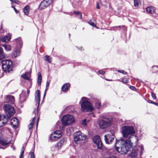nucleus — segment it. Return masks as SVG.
Wrapping results in <instances>:
<instances>
[{"mask_svg":"<svg viewBox=\"0 0 158 158\" xmlns=\"http://www.w3.org/2000/svg\"><path fill=\"white\" fill-rule=\"evenodd\" d=\"M86 138V135L81 133V134L79 138L78 139V143L80 141L85 140Z\"/></svg>","mask_w":158,"mask_h":158,"instance_id":"nucleus-27","label":"nucleus"},{"mask_svg":"<svg viewBox=\"0 0 158 158\" xmlns=\"http://www.w3.org/2000/svg\"><path fill=\"white\" fill-rule=\"evenodd\" d=\"M93 141L97 146L98 148L101 149L102 148V143L101 141L100 137L98 135H96L93 138Z\"/></svg>","mask_w":158,"mask_h":158,"instance_id":"nucleus-9","label":"nucleus"},{"mask_svg":"<svg viewBox=\"0 0 158 158\" xmlns=\"http://www.w3.org/2000/svg\"><path fill=\"white\" fill-rule=\"evenodd\" d=\"M31 158H35V155L34 153L32 152H30Z\"/></svg>","mask_w":158,"mask_h":158,"instance_id":"nucleus-44","label":"nucleus"},{"mask_svg":"<svg viewBox=\"0 0 158 158\" xmlns=\"http://www.w3.org/2000/svg\"><path fill=\"white\" fill-rule=\"evenodd\" d=\"M152 72L155 73L158 72V66H154L152 67Z\"/></svg>","mask_w":158,"mask_h":158,"instance_id":"nucleus-37","label":"nucleus"},{"mask_svg":"<svg viewBox=\"0 0 158 158\" xmlns=\"http://www.w3.org/2000/svg\"><path fill=\"white\" fill-rule=\"evenodd\" d=\"M61 136V131H54L53 134H51L50 139L52 141H53L57 140Z\"/></svg>","mask_w":158,"mask_h":158,"instance_id":"nucleus-10","label":"nucleus"},{"mask_svg":"<svg viewBox=\"0 0 158 158\" xmlns=\"http://www.w3.org/2000/svg\"><path fill=\"white\" fill-rule=\"evenodd\" d=\"M4 108L6 113L7 114V116L9 117L13 115L15 112L14 107L11 106L8 104L5 105Z\"/></svg>","mask_w":158,"mask_h":158,"instance_id":"nucleus-7","label":"nucleus"},{"mask_svg":"<svg viewBox=\"0 0 158 158\" xmlns=\"http://www.w3.org/2000/svg\"><path fill=\"white\" fill-rule=\"evenodd\" d=\"M151 95L152 97L153 98V99H156V95L154 94L152 92L151 93Z\"/></svg>","mask_w":158,"mask_h":158,"instance_id":"nucleus-42","label":"nucleus"},{"mask_svg":"<svg viewBox=\"0 0 158 158\" xmlns=\"http://www.w3.org/2000/svg\"><path fill=\"white\" fill-rule=\"evenodd\" d=\"M19 123L18 120L16 118H13L11 120L10 124L12 127L15 129L17 128Z\"/></svg>","mask_w":158,"mask_h":158,"instance_id":"nucleus-13","label":"nucleus"},{"mask_svg":"<svg viewBox=\"0 0 158 158\" xmlns=\"http://www.w3.org/2000/svg\"><path fill=\"white\" fill-rule=\"evenodd\" d=\"M106 81H112V80H110V79H106Z\"/></svg>","mask_w":158,"mask_h":158,"instance_id":"nucleus-55","label":"nucleus"},{"mask_svg":"<svg viewBox=\"0 0 158 158\" xmlns=\"http://www.w3.org/2000/svg\"><path fill=\"white\" fill-rule=\"evenodd\" d=\"M116 81H119V80H117Z\"/></svg>","mask_w":158,"mask_h":158,"instance_id":"nucleus-63","label":"nucleus"},{"mask_svg":"<svg viewBox=\"0 0 158 158\" xmlns=\"http://www.w3.org/2000/svg\"><path fill=\"white\" fill-rule=\"evenodd\" d=\"M122 133L124 138H127L129 135L134 134L135 132L132 126H124L122 128Z\"/></svg>","mask_w":158,"mask_h":158,"instance_id":"nucleus-4","label":"nucleus"},{"mask_svg":"<svg viewBox=\"0 0 158 158\" xmlns=\"http://www.w3.org/2000/svg\"><path fill=\"white\" fill-rule=\"evenodd\" d=\"M20 100L21 102L25 101L26 99V97L24 96V94L22 93L20 95Z\"/></svg>","mask_w":158,"mask_h":158,"instance_id":"nucleus-33","label":"nucleus"},{"mask_svg":"<svg viewBox=\"0 0 158 158\" xmlns=\"http://www.w3.org/2000/svg\"><path fill=\"white\" fill-rule=\"evenodd\" d=\"M96 107L97 109H99L101 106V102L99 100H96L95 103Z\"/></svg>","mask_w":158,"mask_h":158,"instance_id":"nucleus-32","label":"nucleus"},{"mask_svg":"<svg viewBox=\"0 0 158 158\" xmlns=\"http://www.w3.org/2000/svg\"><path fill=\"white\" fill-rule=\"evenodd\" d=\"M3 51V49L1 47H0V60H2L5 57V56L4 54Z\"/></svg>","mask_w":158,"mask_h":158,"instance_id":"nucleus-29","label":"nucleus"},{"mask_svg":"<svg viewBox=\"0 0 158 158\" xmlns=\"http://www.w3.org/2000/svg\"><path fill=\"white\" fill-rule=\"evenodd\" d=\"M104 138L105 142L107 144L111 143L112 141L114 139V136L112 134L105 135Z\"/></svg>","mask_w":158,"mask_h":158,"instance_id":"nucleus-12","label":"nucleus"},{"mask_svg":"<svg viewBox=\"0 0 158 158\" xmlns=\"http://www.w3.org/2000/svg\"><path fill=\"white\" fill-rule=\"evenodd\" d=\"M2 119L1 118H0V127L4 126L7 121L6 116L5 115H2Z\"/></svg>","mask_w":158,"mask_h":158,"instance_id":"nucleus-15","label":"nucleus"},{"mask_svg":"<svg viewBox=\"0 0 158 158\" xmlns=\"http://www.w3.org/2000/svg\"><path fill=\"white\" fill-rule=\"evenodd\" d=\"M20 52L19 50L17 48H15L13 53L12 56L14 57H16L20 55Z\"/></svg>","mask_w":158,"mask_h":158,"instance_id":"nucleus-21","label":"nucleus"},{"mask_svg":"<svg viewBox=\"0 0 158 158\" xmlns=\"http://www.w3.org/2000/svg\"><path fill=\"white\" fill-rule=\"evenodd\" d=\"M11 36L10 34H8V35L2 38L0 40L3 42H8L11 39Z\"/></svg>","mask_w":158,"mask_h":158,"instance_id":"nucleus-18","label":"nucleus"},{"mask_svg":"<svg viewBox=\"0 0 158 158\" xmlns=\"http://www.w3.org/2000/svg\"><path fill=\"white\" fill-rule=\"evenodd\" d=\"M147 12L150 14H153L155 12V8L153 6H149L146 9Z\"/></svg>","mask_w":158,"mask_h":158,"instance_id":"nucleus-20","label":"nucleus"},{"mask_svg":"<svg viewBox=\"0 0 158 158\" xmlns=\"http://www.w3.org/2000/svg\"><path fill=\"white\" fill-rule=\"evenodd\" d=\"M98 73L100 74H104L105 73V72L102 70H99L98 71Z\"/></svg>","mask_w":158,"mask_h":158,"instance_id":"nucleus-47","label":"nucleus"},{"mask_svg":"<svg viewBox=\"0 0 158 158\" xmlns=\"http://www.w3.org/2000/svg\"><path fill=\"white\" fill-rule=\"evenodd\" d=\"M2 68L6 73H9L13 69L12 62L10 60H3L2 62Z\"/></svg>","mask_w":158,"mask_h":158,"instance_id":"nucleus-6","label":"nucleus"},{"mask_svg":"<svg viewBox=\"0 0 158 158\" xmlns=\"http://www.w3.org/2000/svg\"><path fill=\"white\" fill-rule=\"evenodd\" d=\"M7 158H15L14 156H11V157H8Z\"/></svg>","mask_w":158,"mask_h":158,"instance_id":"nucleus-57","label":"nucleus"},{"mask_svg":"<svg viewBox=\"0 0 158 158\" xmlns=\"http://www.w3.org/2000/svg\"><path fill=\"white\" fill-rule=\"evenodd\" d=\"M30 77V73L28 72L25 73H24L21 75V77L23 78L28 80L30 82L31 81V79Z\"/></svg>","mask_w":158,"mask_h":158,"instance_id":"nucleus-19","label":"nucleus"},{"mask_svg":"<svg viewBox=\"0 0 158 158\" xmlns=\"http://www.w3.org/2000/svg\"><path fill=\"white\" fill-rule=\"evenodd\" d=\"M0 158H2V157L0 156Z\"/></svg>","mask_w":158,"mask_h":158,"instance_id":"nucleus-64","label":"nucleus"},{"mask_svg":"<svg viewBox=\"0 0 158 158\" xmlns=\"http://www.w3.org/2000/svg\"><path fill=\"white\" fill-rule=\"evenodd\" d=\"M118 72L125 74H126L127 73V72H125V71L123 70H118Z\"/></svg>","mask_w":158,"mask_h":158,"instance_id":"nucleus-43","label":"nucleus"},{"mask_svg":"<svg viewBox=\"0 0 158 158\" xmlns=\"http://www.w3.org/2000/svg\"><path fill=\"white\" fill-rule=\"evenodd\" d=\"M11 1L13 2L14 0H10Z\"/></svg>","mask_w":158,"mask_h":158,"instance_id":"nucleus-60","label":"nucleus"},{"mask_svg":"<svg viewBox=\"0 0 158 158\" xmlns=\"http://www.w3.org/2000/svg\"><path fill=\"white\" fill-rule=\"evenodd\" d=\"M13 2L16 4H19V2L18 0H14Z\"/></svg>","mask_w":158,"mask_h":158,"instance_id":"nucleus-49","label":"nucleus"},{"mask_svg":"<svg viewBox=\"0 0 158 158\" xmlns=\"http://www.w3.org/2000/svg\"><path fill=\"white\" fill-rule=\"evenodd\" d=\"M51 4V1L50 0H44L40 3L39 7L41 9H44Z\"/></svg>","mask_w":158,"mask_h":158,"instance_id":"nucleus-11","label":"nucleus"},{"mask_svg":"<svg viewBox=\"0 0 158 158\" xmlns=\"http://www.w3.org/2000/svg\"><path fill=\"white\" fill-rule=\"evenodd\" d=\"M125 141L122 138L119 140H116L114 145L115 150L121 154H126L129 151L132 152L130 153V156L132 158L136 157L138 153V150L134 149V146L132 145V143H131L130 138Z\"/></svg>","mask_w":158,"mask_h":158,"instance_id":"nucleus-1","label":"nucleus"},{"mask_svg":"<svg viewBox=\"0 0 158 158\" xmlns=\"http://www.w3.org/2000/svg\"><path fill=\"white\" fill-rule=\"evenodd\" d=\"M88 23L91 26L93 27H96V21L94 20V19H90V20L89 22Z\"/></svg>","mask_w":158,"mask_h":158,"instance_id":"nucleus-30","label":"nucleus"},{"mask_svg":"<svg viewBox=\"0 0 158 158\" xmlns=\"http://www.w3.org/2000/svg\"><path fill=\"white\" fill-rule=\"evenodd\" d=\"M70 86L69 83H68L64 84L62 87V89L64 92L67 91L69 89Z\"/></svg>","mask_w":158,"mask_h":158,"instance_id":"nucleus-23","label":"nucleus"},{"mask_svg":"<svg viewBox=\"0 0 158 158\" xmlns=\"http://www.w3.org/2000/svg\"><path fill=\"white\" fill-rule=\"evenodd\" d=\"M45 60L48 61L49 63H51V57L49 56H46L44 58Z\"/></svg>","mask_w":158,"mask_h":158,"instance_id":"nucleus-36","label":"nucleus"},{"mask_svg":"<svg viewBox=\"0 0 158 158\" xmlns=\"http://www.w3.org/2000/svg\"><path fill=\"white\" fill-rule=\"evenodd\" d=\"M29 93H30V90L29 89H27V94L28 96L29 95Z\"/></svg>","mask_w":158,"mask_h":158,"instance_id":"nucleus-53","label":"nucleus"},{"mask_svg":"<svg viewBox=\"0 0 158 158\" xmlns=\"http://www.w3.org/2000/svg\"><path fill=\"white\" fill-rule=\"evenodd\" d=\"M61 122L63 125L67 126L75 122V120L72 115L67 114L62 117Z\"/></svg>","mask_w":158,"mask_h":158,"instance_id":"nucleus-5","label":"nucleus"},{"mask_svg":"<svg viewBox=\"0 0 158 158\" xmlns=\"http://www.w3.org/2000/svg\"><path fill=\"white\" fill-rule=\"evenodd\" d=\"M80 103L81 104V110L83 112H91L94 109L92 104L88 101V99L86 97H82Z\"/></svg>","mask_w":158,"mask_h":158,"instance_id":"nucleus-2","label":"nucleus"},{"mask_svg":"<svg viewBox=\"0 0 158 158\" xmlns=\"http://www.w3.org/2000/svg\"><path fill=\"white\" fill-rule=\"evenodd\" d=\"M11 7L14 9L15 11V12L17 14L19 13V11L16 10V9L15 8L14 6H12Z\"/></svg>","mask_w":158,"mask_h":158,"instance_id":"nucleus-45","label":"nucleus"},{"mask_svg":"<svg viewBox=\"0 0 158 158\" xmlns=\"http://www.w3.org/2000/svg\"><path fill=\"white\" fill-rule=\"evenodd\" d=\"M66 139H62L59 142L57 143L56 146V148L58 149L60 148L62 146L66 143Z\"/></svg>","mask_w":158,"mask_h":158,"instance_id":"nucleus-16","label":"nucleus"},{"mask_svg":"<svg viewBox=\"0 0 158 158\" xmlns=\"http://www.w3.org/2000/svg\"><path fill=\"white\" fill-rule=\"evenodd\" d=\"M133 138L135 139L136 140V142L135 144H136V145H137V143L138 142V140H137V139L136 138V136L133 137Z\"/></svg>","mask_w":158,"mask_h":158,"instance_id":"nucleus-52","label":"nucleus"},{"mask_svg":"<svg viewBox=\"0 0 158 158\" xmlns=\"http://www.w3.org/2000/svg\"><path fill=\"white\" fill-rule=\"evenodd\" d=\"M2 45L4 48L5 49L6 51H10L11 49V47L9 44H2Z\"/></svg>","mask_w":158,"mask_h":158,"instance_id":"nucleus-24","label":"nucleus"},{"mask_svg":"<svg viewBox=\"0 0 158 158\" xmlns=\"http://www.w3.org/2000/svg\"><path fill=\"white\" fill-rule=\"evenodd\" d=\"M17 44L19 47H21L22 46V42L20 38H18L16 40Z\"/></svg>","mask_w":158,"mask_h":158,"instance_id":"nucleus-31","label":"nucleus"},{"mask_svg":"<svg viewBox=\"0 0 158 158\" xmlns=\"http://www.w3.org/2000/svg\"><path fill=\"white\" fill-rule=\"evenodd\" d=\"M139 2L138 0H134V5L135 7H138L139 5Z\"/></svg>","mask_w":158,"mask_h":158,"instance_id":"nucleus-39","label":"nucleus"},{"mask_svg":"<svg viewBox=\"0 0 158 158\" xmlns=\"http://www.w3.org/2000/svg\"><path fill=\"white\" fill-rule=\"evenodd\" d=\"M54 0H50L51 1V3H52V2Z\"/></svg>","mask_w":158,"mask_h":158,"instance_id":"nucleus-59","label":"nucleus"},{"mask_svg":"<svg viewBox=\"0 0 158 158\" xmlns=\"http://www.w3.org/2000/svg\"><path fill=\"white\" fill-rule=\"evenodd\" d=\"M5 101L7 102L13 104L14 102V98L13 96L8 95L5 96Z\"/></svg>","mask_w":158,"mask_h":158,"instance_id":"nucleus-14","label":"nucleus"},{"mask_svg":"<svg viewBox=\"0 0 158 158\" xmlns=\"http://www.w3.org/2000/svg\"><path fill=\"white\" fill-rule=\"evenodd\" d=\"M86 119H84L82 121V124L84 125H85L86 124Z\"/></svg>","mask_w":158,"mask_h":158,"instance_id":"nucleus-48","label":"nucleus"},{"mask_svg":"<svg viewBox=\"0 0 158 158\" xmlns=\"http://www.w3.org/2000/svg\"><path fill=\"white\" fill-rule=\"evenodd\" d=\"M2 116H1V115H0V118H2Z\"/></svg>","mask_w":158,"mask_h":158,"instance_id":"nucleus-61","label":"nucleus"},{"mask_svg":"<svg viewBox=\"0 0 158 158\" xmlns=\"http://www.w3.org/2000/svg\"><path fill=\"white\" fill-rule=\"evenodd\" d=\"M81 134V132L80 131L76 132L73 134L74 140L77 143H78V139Z\"/></svg>","mask_w":158,"mask_h":158,"instance_id":"nucleus-17","label":"nucleus"},{"mask_svg":"<svg viewBox=\"0 0 158 158\" xmlns=\"http://www.w3.org/2000/svg\"><path fill=\"white\" fill-rule=\"evenodd\" d=\"M35 101L37 104V109L35 110L33 113L37 115H38V108L39 106L40 102V93L39 90H37L35 93Z\"/></svg>","mask_w":158,"mask_h":158,"instance_id":"nucleus-8","label":"nucleus"},{"mask_svg":"<svg viewBox=\"0 0 158 158\" xmlns=\"http://www.w3.org/2000/svg\"><path fill=\"white\" fill-rule=\"evenodd\" d=\"M13 149L14 150H15V148H13Z\"/></svg>","mask_w":158,"mask_h":158,"instance_id":"nucleus-62","label":"nucleus"},{"mask_svg":"<svg viewBox=\"0 0 158 158\" xmlns=\"http://www.w3.org/2000/svg\"><path fill=\"white\" fill-rule=\"evenodd\" d=\"M96 7H97V8L98 9H99L100 8V7L99 6V4H98V3H96Z\"/></svg>","mask_w":158,"mask_h":158,"instance_id":"nucleus-50","label":"nucleus"},{"mask_svg":"<svg viewBox=\"0 0 158 158\" xmlns=\"http://www.w3.org/2000/svg\"><path fill=\"white\" fill-rule=\"evenodd\" d=\"M129 88H130V89L134 91H135L136 89V88L135 87L131 86H130L129 87Z\"/></svg>","mask_w":158,"mask_h":158,"instance_id":"nucleus-46","label":"nucleus"},{"mask_svg":"<svg viewBox=\"0 0 158 158\" xmlns=\"http://www.w3.org/2000/svg\"><path fill=\"white\" fill-rule=\"evenodd\" d=\"M49 84H50V81H47V83H46V88L45 90V92H44V95L43 98H44L45 97L46 92V91L48 90V87L49 86Z\"/></svg>","mask_w":158,"mask_h":158,"instance_id":"nucleus-34","label":"nucleus"},{"mask_svg":"<svg viewBox=\"0 0 158 158\" xmlns=\"http://www.w3.org/2000/svg\"><path fill=\"white\" fill-rule=\"evenodd\" d=\"M10 143V140L0 139V143L3 146H6Z\"/></svg>","mask_w":158,"mask_h":158,"instance_id":"nucleus-22","label":"nucleus"},{"mask_svg":"<svg viewBox=\"0 0 158 158\" xmlns=\"http://www.w3.org/2000/svg\"><path fill=\"white\" fill-rule=\"evenodd\" d=\"M31 87V82H30V87H29V88H30Z\"/></svg>","mask_w":158,"mask_h":158,"instance_id":"nucleus-58","label":"nucleus"},{"mask_svg":"<svg viewBox=\"0 0 158 158\" xmlns=\"http://www.w3.org/2000/svg\"><path fill=\"white\" fill-rule=\"evenodd\" d=\"M42 81V76L41 74L39 73L38 74L37 83L39 85H40Z\"/></svg>","mask_w":158,"mask_h":158,"instance_id":"nucleus-25","label":"nucleus"},{"mask_svg":"<svg viewBox=\"0 0 158 158\" xmlns=\"http://www.w3.org/2000/svg\"><path fill=\"white\" fill-rule=\"evenodd\" d=\"M24 150V148L23 147L22 148V151L21 152L20 156H19L20 158H23V155Z\"/></svg>","mask_w":158,"mask_h":158,"instance_id":"nucleus-38","label":"nucleus"},{"mask_svg":"<svg viewBox=\"0 0 158 158\" xmlns=\"http://www.w3.org/2000/svg\"><path fill=\"white\" fill-rule=\"evenodd\" d=\"M36 117L35 115L33 118V119L31 121V122L30 123V124L28 126V127L29 130L31 129L34 125L35 121V118Z\"/></svg>","mask_w":158,"mask_h":158,"instance_id":"nucleus-28","label":"nucleus"},{"mask_svg":"<svg viewBox=\"0 0 158 158\" xmlns=\"http://www.w3.org/2000/svg\"><path fill=\"white\" fill-rule=\"evenodd\" d=\"M141 150L142 151L143 150V147L142 146H141Z\"/></svg>","mask_w":158,"mask_h":158,"instance_id":"nucleus-56","label":"nucleus"},{"mask_svg":"<svg viewBox=\"0 0 158 158\" xmlns=\"http://www.w3.org/2000/svg\"><path fill=\"white\" fill-rule=\"evenodd\" d=\"M74 13L76 15H77L78 18L80 19H81L82 18V15L81 13L80 12L74 11Z\"/></svg>","mask_w":158,"mask_h":158,"instance_id":"nucleus-35","label":"nucleus"},{"mask_svg":"<svg viewBox=\"0 0 158 158\" xmlns=\"http://www.w3.org/2000/svg\"><path fill=\"white\" fill-rule=\"evenodd\" d=\"M128 79L127 78H123L122 80V82L124 83H127L128 82Z\"/></svg>","mask_w":158,"mask_h":158,"instance_id":"nucleus-41","label":"nucleus"},{"mask_svg":"<svg viewBox=\"0 0 158 158\" xmlns=\"http://www.w3.org/2000/svg\"><path fill=\"white\" fill-rule=\"evenodd\" d=\"M148 103H152V104H155V105H156V106H158V103H156V102H152V101L151 100H148Z\"/></svg>","mask_w":158,"mask_h":158,"instance_id":"nucleus-40","label":"nucleus"},{"mask_svg":"<svg viewBox=\"0 0 158 158\" xmlns=\"http://www.w3.org/2000/svg\"><path fill=\"white\" fill-rule=\"evenodd\" d=\"M39 117H38V118H37V121L36 127H37V126H38V123L39 120Z\"/></svg>","mask_w":158,"mask_h":158,"instance_id":"nucleus-51","label":"nucleus"},{"mask_svg":"<svg viewBox=\"0 0 158 158\" xmlns=\"http://www.w3.org/2000/svg\"><path fill=\"white\" fill-rule=\"evenodd\" d=\"M23 11L25 15H27L29 14V7L28 6H26L24 8Z\"/></svg>","mask_w":158,"mask_h":158,"instance_id":"nucleus-26","label":"nucleus"},{"mask_svg":"<svg viewBox=\"0 0 158 158\" xmlns=\"http://www.w3.org/2000/svg\"><path fill=\"white\" fill-rule=\"evenodd\" d=\"M6 148V147H2L0 146V148H1V149H4Z\"/></svg>","mask_w":158,"mask_h":158,"instance_id":"nucleus-54","label":"nucleus"},{"mask_svg":"<svg viewBox=\"0 0 158 158\" xmlns=\"http://www.w3.org/2000/svg\"><path fill=\"white\" fill-rule=\"evenodd\" d=\"M102 118L104 119H100L98 123L101 129H104L110 126L111 124L112 118H107L103 115Z\"/></svg>","mask_w":158,"mask_h":158,"instance_id":"nucleus-3","label":"nucleus"}]
</instances>
